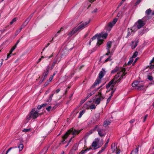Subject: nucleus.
Here are the masks:
<instances>
[{"mask_svg": "<svg viewBox=\"0 0 154 154\" xmlns=\"http://www.w3.org/2000/svg\"><path fill=\"white\" fill-rule=\"evenodd\" d=\"M107 35L108 34L107 33H104L102 32L101 33L96 34L91 38H100L101 37L104 38H106Z\"/></svg>", "mask_w": 154, "mask_h": 154, "instance_id": "nucleus-5", "label": "nucleus"}, {"mask_svg": "<svg viewBox=\"0 0 154 154\" xmlns=\"http://www.w3.org/2000/svg\"><path fill=\"white\" fill-rule=\"evenodd\" d=\"M60 61V60H58V61L55 60L53 62V63H52V66H54L55 65V64H56L57 63H58Z\"/></svg>", "mask_w": 154, "mask_h": 154, "instance_id": "nucleus-44", "label": "nucleus"}, {"mask_svg": "<svg viewBox=\"0 0 154 154\" xmlns=\"http://www.w3.org/2000/svg\"><path fill=\"white\" fill-rule=\"evenodd\" d=\"M54 93H55V92H54L53 94H51L50 95V97H49V99H48L47 101V102H48V103L51 102V100H52V97L54 95Z\"/></svg>", "mask_w": 154, "mask_h": 154, "instance_id": "nucleus-27", "label": "nucleus"}, {"mask_svg": "<svg viewBox=\"0 0 154 154\" xmlns=\"http://www.w3.org/2000/svg\"><path fill=\"white\" fill-rule=\"evenodd\" d=\"M17 20V18L15 17V18H14L10 22V24L11 25L12 24L16 22Z\"/></svg>", "mask_w": 154, "mask_h": 154, "instance_id": "nucleus-41", "label": "nucleus"}, {"mask_svg": "<svg viewBox=\"0 0 154 154\" xmlns=\"http://www.w3.org/2000/svg\"><path fill=\"white\" fill-rule=\"evenodd\" d=\"M111 89L112 90V91L111 92V95L110 96H112H112L114 92H115V89L114 90H113V88H112V89Z\"/></svg>", "mask_w": 154, "mask_h": 154, "instance_id": "nucleus-53", "label": "nucleus"}, {"mask_svg": "<svg viewBox=\"0 0 154 154\" xmlns=\"http://www.w3.org/2000/svg\"><path fill=\"white\" fill-rule=\"evenodd\" d=\"M118 71H119V72H125V69L124 68H122L116 66L111 71V73L112 74H114Z\"/></svg>", "mask_w": 154, "mask_h": 154, "instance_id": "nucleus-8", "label": "nucleus"}, {"mask_svg": "<svg viewBox=\"0 0 154 154\" xmlns=\"http://www.w3.org/2000/svg\"><path fill=\"white\" fill-rule=\"evenodd\" d=\"M49 81H47L44 84V86L45 87L47 86L49 84Z\"/></svg>", "mask_w": 154, "mask_h": 154, "instance_id": "nucleus-55", "label": "nucleus"}, {"mask_svg": "<svg viewBox=\"0 0 154 154\" xmlns=\"http://www.w3.org/2000/svg\"><path fill=\"white\" fill-rule=\"evenodd\" d=\"M141 0H137L136 2L135 3V5H138L140 2H141Z\"/></svg>", "mask_w": 154, "mask_h": 154, "instance_id": "nucleus-59", "label": "nucleus"}, {"mask_svg": "<svg viewBox=\"0 0 154 154\" xmlns=\"http://www.w3.org/2000/svg\"><path fill=\"white\" fill-rule=\"evenodd\" d=\"M101 82V80L100 79H97L95 81V82H94L93 85L91 86V88H94L98 84H99Z\"/></svg>", "mask_w": 154, "mask_h": 154, "instance_id": "nucleus-14", "label": "nucleus"}, {"mask_svg": "<svg viewBox=\"0 0 154 154\" xmlns=\"http://www.w3.org/2000/svg\"><path fill=\"white\" fill-rule=\"evenodd\" d=\"M142 20L140 19H139L135 23V24L137 26L138 29H140L145 25V24Z\"/></svg>", "mask_w": 154, "mask_h": 154, "instance_id": "nucleus-9", "label": "nucleus"}, {"mask_svg": "<svg viewBox=\"0 0 154 154\" xmlns=\"http://www.w3.org/2000/svg\"><path fill=\"white\" fill-rule=\"evenodd\" d=\"M17 148V147H10V148L8 149V150L6 151V154H7L12 149H13Z\"/></svg>", "mask_w": 154, "mask_h": 154, "instance_id": "nucleus-38", "label": "nucleus"}, {"mask_svg": "<svg viewBox=\"0 0 154 154\" xmlns=\"http://www.w3.org/2000/svg\"><path fill=\"white\" fill-rule=\"evenodd\" d=\"M111 57H109L107 59H106L104 61V62H106L108 61H110L112 59L111 58Z\"/></svg>", "mask_w": 154, "mask_h": 154, "instance_id": "nucleus-47", "label": "nucleus"}, {"mask_svg": "<svg viewBox=\"0 0 154 154\" xmlns=\"http://www.w3.org/2000/svg\"><path fill=\"white\" fill-rule=\"evenodd\" d=\"M125 75L124 73V72H119L114 76V77L112 80L114 82L116 81V83L120 82L122 79L123 78V76Z\"/></svg>", "mask_w": 154, "mask_h": 154, "instance_id": "nucleus-4", "label": "nucleus"}, {"mask_svg": "<svg viewBox=\"0 0 154 154\" xmlns=\"http://www.w3.org/2000/svg\"><path fill=\"white\" fill-rule=\"evenodd\" d=\"M27 24V23H25V22L23 23V24L22 25L21 27L20 28L21 29H22L23 28H24L25 26H26V25Z\"/></svg>", "mask_w": 154, "mask_h": 154, "instance_id": "nucleus-43", "label": "nucleus"}, {"mask_svg": "<svg viewBox=\"0 0 154 154\" xmlns=\"http://www.w3.org/2000/svg\"><path fill=\"white\" fill-rule=\"evenodd\" d=\"M23 148V144H20L19 145L18 148L19 151H21Z\"/></svg>", "mask_w": 154, "mask_h": 154, "instance_id": "nucleus-32", "label": "nucleus"}, {"mask_svg": "<svg viewBox=\"0 0 154 154\" xmlns=\"http://www.w3.org/2000/svg\"><path fill=\"white\" fill-rule=\"evenodd\" d=\"M85 110H83L81 111L80 112L79 114V116H78V118H80L82 116V115L85 113Z\"/></svg>", "mask_w": 154, "mask_h": 154, "instance_id": "nucleus-24", "label": "nucleus"}, {"mask_svg": "<svg viewBox=\"0 0 154 154\" xmlns=\"http://www.w3.org/2000/svg\"><path fill=\"white\" fill-rule=\"evenodd\" d=\"M97 45L98 46L101 45L103 43V39H97Z\"/></svg>", "mask_w": 154, "mask_h": 154, "instance_id": "nucleus-23", "label": "nucleus"}, {"mask_svg": "<svg viewBox=\"0 0 154 154\" xmlns=\"http://www.w3.org/2000/svg\"><path fill=\"white\" fill-rule=\"evenodd\" d=\"M90 20L88 21L85 22H82L79 24V25L77 27H75L74 28L72 31L70 32L68 34V35L69 36H71L73 35V34L79 32L81 30L86 27L90 22Z\"/></svg>", "mask_w": 154, "mask_h": 154, "instance_id": "nucleus-1", "label": "nucleus"}, {"mask_svg": "<svg viewBox=\"0 0 154 154\" xmlns=\"http://www.w3.org/2000/svg\"><path fill=\"white\" fill-rule=\"evenodd\" d=\"M130 29H132V31L133 32L136 31L138 29L137 26L135 25H135L132 27V28Z\"/></svg>", "mask_w": 154, "mask_h": 154, "instance_id": "nucleus-22", "label": "nucleus"}, {"mask_svg": "<svg viewBox=\"0 0 154 154\" xmlns=\"http://www.w3.org/2000/svg\"><path fill=\"white\" fill-rule=\"evenodd\" d=\"M116 84V81L114 82L113 80H111L108 84L106 85V88L107 89L111 88V89H112L114 85Z\"/></svg>", "mask_w": 154, "mask_h": 154, "instance_id": "nucleus-7", "label": "nucleus"}, {"mask_svg": "<svg viewBox=\"0 0 154 154\" xmlns=\"http://www.w3.org/2000/svg\"><path fill=\"white\" fill-rule=\"evenodd\" d=\"M111 123V122L109 121H105L103 123V125L105 126H107V125H109Z\"/></svg>", "mask_w": 154, "mask_h": 154, "instance_id": "nucleus-26", "label": "nucleus"}, {"mask_svg": "<svg viewBox=\"0 0 154 154\" xmlns=\"http://www.w3.org/2000/svg\"><path fill=\"white\" fill-rule=\"evenodd\" d=\"M63 29V28H61L60 30L57 32L55 35V37H56L58 35V34L61 32V31H62Z\"/></svg>", "mask_w": 154, "mask_h": 154, "instance_id": "nucleus-37", "label": "nucleus"}, {"mask_svg": "<svg viewBox=\"0 0 154 154\" xmlns=\"http://www.w3.org/2000/svg\"><path fill=\"white\" fill-rule=\"evenodd\" d=\"M151 10L149 8V9H148L146 11L145 13L146 14L148 15L149 14H150L151 13Z\"/></svg>", "mask_w": 154, "mask_h": 154, "instance_id": "nucleus-40", "label": "nucleus"}, {"mask_svg": "<svg viewBox=\"0 0 154 154\" xmlns=\"http://www.w3.org/2000/svg\"><path fill=\"white\" fill-rule=\"evenodd\" d=\"M99 141V140L96 139L94 141L92 144V146L93 147L95 148L97 146V143Z\"/></svg>", "mask_w": 154, "mask_h": 154, "instance_id": "nucleus-15", "label": "nucleus"}, {"mask_svg": "<svg viewBox=\"0 0 154 154\" xmlns=\"http://www.w3.org/2000/svg\"><path fill=\"white\" fill-rule=\"evenodd\" d=\"M38 112V111H35V109H32L29 114L27 116L26 119L29 121L31 119H36L39 115Z\"/></svg>", "mask_w": 154, "mask_h": 154, "instance_id": "nucleus-3", "label": "nucleus"}, {"mask_svg": "<svg viewBox=\"0 0 154 154\" xmlns=\"http://www.w3.org/2000/svg\"><path fill=\"white\" fill-rule=\"evenodd\" d=\"M48 147H45L43 149V151H45V152L44 154L48 150Z\"/></svg>", "mask_w": 154, "mask_h": 154, "instance_id": "nucleus-56", "label": "nucleus"}, {"mask_svg": "<svg viewBox=\"0 0 154 154\" xmlns=\"http://www.w3.org/2000/svg\"><path fill=\"white\" fill-rule=\"evenodd\" d=\"M87 99L86 97L85 99L81 100L80 102V104H82Z\"/></svg>", "mask_w": 154, "mask_h": 154, "instance_id": "nucleus-46", "label": "nucleus"}, {"mask_svg": "<svg viewBox=\"0 0 154 154\" xmlns=\"http://www.w3.org/2000/svg\"><path fill=\"white\" fill-rule=\"evenodd\" d=\"M104 98V96H101L97 98L95 101V103L97 105L99 104L101 101Z\"/></svg>", "mask_w": 154, "mask_h": 154, "instance_id": "nucleus-11", "label": "nucleus"}, {"mask_svg": "<svg viewBox=\"0 0 154 154\" xmlns=\"http://www.w3.org/2000/svg\"><path fill=\"white\" fill-rule=\"evenodd\" d=\"M133 61V58H131L129 60L128 62V65H129L131 64V63H132Z\"/></svg>", "mask_w": 154, "mask_h": 154, "instance_id": "nucleus-34", "label": "nucleus"}, {"mask_svg": "<svg viewBox=\"0 0 154 154\" xmlns=\"http://www.w3.org/2000/svg\"><path fill=\"white\" fill-rule=\"evenodd\" d=\"M30 129H23V130H22V131L23 132H28L29 131H30Z\"/></svg>", "mask_w": 154, "mask_h": 154, "instance_id": "nucleus-48", "label": "nucleus"}, {"mask_svg": "<svg viewBox=\"0 0 154 154\" xmlns=\"http://www.w3.org/2000/svg\"><path fill=\"white\" fill-rule=\"evenodd\" d=\"M143 87L144 86L143 85L138 86L137 88L138 90H143Z\"/></svg>", "mask_w": 154, "mask_h": 154, "instance_id": "nucleus-45", "label": "nucleus"}, {"mask_svg": "<svg viewBox=\"0 0 154 154\" xmlns=\"http://www.w3.org/2000/svg\"><path fill=\"white\" fill-rule=\"evenodd\" d=\"M33 13L31 14L25 21V22L27 24L29 22V21L30 20L32 17L33 16Z\"/></svg>", "mask_w": 154, "mask_h": 154, "instance_id": "nucleus-20", "label": "nucleus"}, {"mask_svg": "<svg viewBox=\"0 0 154 154\" xmlns=\"http://www.w3.org/2000/svg\"><path fill=\"white\" fill-rule=\"evenodd\" d=\"M98 95L99 96V97L103 96H102V94L101 93V91H99V92H98Z\"/></svg>", "mask_w": 154, "mask_h": 154, "instance_id": "nucleus-63", "label": "nucleus"}, {"mask_svg": "<svg viewBox=\"0 0 154 154\" xmlns=\"http://www.w3.org/2000/svg\"><path fill=\"white\" fill-rule=\"evenodd\" d=\"M96 130L98 132V134L100 137H104L106 135V132L105 129L100 128L98 127Z\"/></svg>", "mask_w": 154, "mask_h": 154, "instance_id": "nucleus-6", "label": "nucleus"}, {"mask_svg": "<svg viewBox=\"0 0 154 154\" xmlns=\"http://www.w3.org/2000/svg\"><path fill=\"white\" fill-rule=\"evenodd\" d=\"M98 125H96L94 128L92 130H91V131H90L89 132H90V134H91L93 131L96 130V129H97V128H98Z\"/></svg>", "mask_w": 154, "mask_h": 154, "instance_id": "nucleus-39", "label": "nucleus"}, {"mask_svg": "<svg viewBox=\"0 0 154 154\" xmlns=\"http://www.w3.org/2000/svg\"><path fill=\"white\" fill-rule=\"evenodd\" d=\"M78 149V144H75L74 145V146L72 148V150H73L74 151H76Z\"/></svg>", "mask_w": 154, "mask_h": 154, "instance_id": "nucleus-28", "label": "nucleus"}, {"mask_svg": "<svg viewBox=\"0 0 154 154\" xmlns=\"http://www.w3.org/2000/svg\"><path fill=\"white\" fill-rule=\"evenodd\" d=\"M89 150L88 149H87L85 150H82L80 153V154H84L86 151Z\"/></svg>", "mask_w": 154, "mask_h": 154, "instance_id": "nucleus-35", "label": "nucleus"}, {"mask_svg": "<svg viewBox=\"0 0 154 154\" xmlns=\"http://www.w3.org/2000/svg\"><path fill=\"white\" fill-rule=\"evenodd\" d=\"M89 107L90 109H94L96 108V106L94 105L93 104L90 106H89L88 107H87V109H89Z\"/></svg>", "mask_w": 154, "mask_h": 154, "instance_id": "nucleus-31", "label": "nucleus"}, {"mask_svg": "<svg viewBox=\"0 0 154 154\" xmlns=\"http://www.w3.org/2000/svg\"><path fill=\"white\" fill-rule=\"evenodd\" d=\"M49 67L48 66L46 69L44 71L42 77V78H43V81L46 79V77L47 76L49 73Z\"/></svg>", "mask_w": 154, "mask_h": 154, "instance_id": "nucleus-10", "label": "nucleus"}, {"mask_svg": "<svg viewBox=\"0 0 154 154\" xmlns=\"http://www.w3.org/2000/svg\"><path fill=\"white\" fill-rule=\"evenodd\" d=\"M148 79L150 81H151L153 79V78L151 76H150V75H149L148 76Z\"/></svg>", "mask_w": 154, "mask_h": 154, "instance_id": "nucleus-57", "label": "nucleus"}, {"mask_svg": "<svg viewBox=\"0 0 154 154\" xmlns=\"http://www.w3.org/2000/svg\"><path fill=\"white\" fill-rule=\"evenodd\" d=\"M112 97V96H110L107 99V101H106V103H108L110 101L111 98Z\"/></svg>", "mask_w": 154, "mask_h": 154, "instance_id": "nucleus-49", "label": "nucleus"}, {"mask_svg": "<svg viewBox=\"0 0 154 154\" xmlns=\"http://www.w3.org/2000/svg\"><path fill=\"white\" fill-rule=\"evenodd\" d=\"M80 130H77L75 129H70L65 134L63 137V140L62 141V142H63L65 140V139L68 137L69 134L72 133V134L73 135V137H71L70 138L68 144L65 146V148H66L68 146L69 143L71 142L72 138L74 137V136H75L76 134H78L80 132Z\"/></svg>", "mask_w": 154, "mask_h": 154, "instance_id": "nucleus-2", "label": "nucleus"}, {"mask_svg": "<svg viewBox=\"0 0 154 154\" xmlns=\"http://www.w3.org/2000/svg\"><path fill=\"white\" fill-rule=\"evenodd\" d=\"M138 85V82L137 81H134L132 84L133 87H136Z\"/></svg>", "mask_w": 154, "mask_h": 154, "instance_id": "nucleus-25", "label": "nucleus"}, {"mask_svg": "<svg viewBox=\"0 0 154 154\" xmlns=\"http://www.w3.org/2000/svg\"><path fill=\"white\" fill-rule=\"evenodd\" d=\"M111 89L112 90V91L111 92V95L110 96H112H112L114 92H115V89L114 90H113V88H112V89Z\"/></svg>", "mask_w": 154, "mask_h": 154, "instance_id": "nucleus-54", "label": "nucleus"}, {"mask_svg": "<svg viewBox=\"0 0 154 154\" xmlns=\"http://www.w3.org/2000/svg\"><path fill=\"white\" fill-rule=\"evenodd\" d=\"M111 149L112 150V152H114L116 151V150H117V148L116 146L115 145V143L112 144L111 146Z\"/></svg>", "mask_w": 154, "mask_h": 154, "instance_id": "nucleus-17", "label": "nucleus"}, {"mask_svg": "<svg viewBox=\"0 0 154 154\" xmlns=\"http://www.w3.org/2000/svg\"><path fill=\"white\" fill-rule=\"evenodd\" d=\"M51 108V106H48L46 108V109L47 110V111L49 112L50 111Z\"/></svg>", "mask_w": 154, "mask_h": 154, "instance_id": "nucleus-50", "label": "nucleus"}, {"mask_svg": "<svg viewBox=\"0 0 154 154\" xmlns=\"http://www.w3.org/2000/svg\"><path fill=\"white\" fill-rule=\"evenodd\" d=\"M109 139H108L107 140L106 143H105V145L104 146L106 148V147L107 146V145L109 141Z\"/></svg>", "mask_w": 154, "mask_h": 154, "instance_id": "nucleus-51", "label": "nucleus"}, {"mask_svg": "<svg viewBox=\"0 0 154 154\" xmlns=\"http://www.w3.org/2000/svg\"><path fill=\"white\" fill-rule=\"evenodd\" d=\"M117 21V19L116 18L114 19L113 21H112V23H113L114 25L116 23Z\"/></svg>", "mask_w": 154, "mask_h": 154, "instance_id": "nucleus-52", "label": "nucleus"}, {"mask_svg": "<svg viewBox=\"0 0 154 154\" xmlns=\"http://www.w3.org/2000/svg\"><path fill=\"white\" fill-rule=\"evenodd\" d=\"M12 52L13 51L11 52V49L10 51L9 54L7 55V58L6 59V60L8 59V58L10 57L12 55H13V54H12Z\"/></svg>", "mask_w": 154, "mask_h": 154, "instance_id": "nucleus-33", "label": "nucleus"}, {"mask_svg": "<svg viewBox=\"0 0 154 154\" xmlns=\"http://www.w3.org/2000/svg\"><path fill=\"white\" fill-rule=\"evenodd\" d=\"M106 148V147L104 146L103 147L101 148V149L97 153V154H100Z\"/></svg>", "mask_w": 154, "mask_h": 154, "instance_id": "nucleus-36", "label": "nucleus"}, {"mask_svg": "<svg viewBox=\"0 0 154 154\" xmlns=\"http://www.w3.org/2000/svg\"><path fill=\"white\" fill-rule=\"evenodd\" d=\"M138 42V41L137 40L132 42L131 45L132 49H134L136 48Z\"/></svg>", "mask_w": 154, "mask_h": 154, "instance_id": "nucleus-12", "label": "nucleus"}, {"mask_svg": "<svg viewBox=\"0 0 154 154\" xmlns=\"http://www.w3.org/2000/svg\"><path fill=\"white\" fill-rule=\"evenodd\" d=\"M124 0H122L121 2H120V3L119 4V5H118V7H120L121 5H122V4L124 2Z\"/></svg>", "mask_w": 154, "mask_h": 154, "instance_id": "nucleus-60", "label": "nucleus"}, {"mask_svg": "<svg viewBox=\"0 0 154 154\" xmlns=\"http://www.w3.org/2000/svg\"><path fill=\"white\" fill-rule=\"evenodd\" d=\"M108 25L109 26L112 27L114 24L112 23V22H110L109 23Z\"/></svg>", "mask_w": 154, "mask_h": 154, "instance_id": "nucleus-58", "label": "nucleus"}, {"mask_svg": "<svg viewBox=\"0 0 154 154\" xmlns=\"http://www.w3.org/2000/svg\"><path fill=\"white\" fill-rule=\"evenodd\" d=\"M120 150L119 149H117V150H116V151L115 152H116V154H119L120 153Z\"/></svg>", "mask_w": 154, "mask_h": 154, "instance_id": "nucleus-61", "label": "nucleus"}, {"mask_svg": "<svg viewBox=\"0 0 154 154\" xmlns=\"http://www.w3.org/2000/svg\"><path fill=\"white\" fill-rule=\"evenodd\" d=\"M138 53L137 51H135L133 54V56H132V58H135V57H136L137 55H138Z\"/></svg>", "mask_w": 154, "mask_h": 154, "instance_id": "nucleus-42", "label": "nucleus"}, {"mask_svg": "<svg viewBox=\"0 0 154 154\" xmlns=\"http://www.w3.org/2000/svg\"><path fill=\"white\" fill-rule=\"evenodd\" d=\"M149 17L148 16H146L144 17L143 18L140 20H142V21L145 24L147 21L148 20H149Z\"/></svg>", "mask_w": 154, "mask_h": 154, "instance_id": "nucleus-16", "label": "nucleus"}, {"mask_svg": "<svg viewBox=\"0 0 154 154\" xmlns=\"http://www.w3.org/2000/svg\"><path fill=\"white\" fill-rule=\"evenodd\" d=\"M97 11V8H95L94 9L93 11H92V13H94L96 12Z\"/></svg>", "mask_w": 154, "mask_h": 154, "instance_id": "nucleus-62", "label": "nucleus"}, {"mask_svg": "<svg viewBox=\"0 0 154 154\" xmlns=\"http://www.w3.org/2000/svg\"><path fill=\"white\" fill-rule=\"evenodd\" d=\"M95 90H94L93 91L91 92L89 94H88L86 97L87 99H88L89 97L93 95L95 93Z\"/></svg>", "mask_w": 154, "mask_h": 154, "instance_id": "nucleus-30", "label": "nucleus"}, {"mask_svg": "<svg viewBox=\"0 0 154 154\" xmlns=\"http://www.w3.org/2000/svg\"><path fill=\"white\" fill-rule=\"evenodd\" d=\"M21 29H21V28H20L16 32L17 34H18L20 32Z\"/></svg>", "mask_w": 154, "mask_h": 154, "instance_id": "nucleus-64", "label": "nucleus"}, {"mask_svg": "<svg viewBox=\"0 0 154 154\" xmlns=\"http://www.w3.org/2000/svg\"><path fill=\"white\" fill-rule=\"evenodd\" d=\"M102 70L103 71H101L100 72L99 75V78L100 79L102 78L104 75V73H106V71L103 68Z\"/></svg>", "mask_w": 154, "mask_h": 154, "instance_id": "nucleus-13", "label": "nucleus"}, {"mask_svg": "<svg viewBox=\"0 0 154 154\" xmlns=\"http://www.w3.org/2000/svg\"><path fill=\"white\" fill-rule=\"evenodd\" d=\"M133 32L132 29H128V33L127 35L126 38H128V36L131 34V33Z\"/></svg>", "mask_w": 154, "mask_h": 154, "instance_id": "nucleus-29", "label": "nucleus"}, {"mask_svg": "<svg viewBox=\"0 0 154 154\" xmlns=\"http://www.w3.org/2000/svg\"><path fill=\"white\" fill-rule=\"evenodd\" d=\"M20 41L18 40L17 41L16 43L11 48V52L13 51L15 49L17 48V44H18Z\"/></svg>", "mask_w": 154, "mask_h": 154, "instance_id": "nucleus-21", "label": "nucleus"}, {"mask_svg": "<svg viewBox=\"0 0 154 154\" xmlns=\"http://www.w3.org/2000/svg\"><path fill=\"white\" fill-rule=\"evenodd\" d=\"M112 42L111 41H109L107 43L106 45V50H110V48L111 46Z\"/></svg>", "mask_w": 154, "mask_h": 154, "instance_id": "nucleus-19", "label": "nucleus"}, {"mask_svg": "<svg viewBox=\"0 0 154 154\" xmlns=\"http://www.w3.org/2000/svg\"><path fill=\"white\" fill-rule=\"evenodd\" d=\"M138 148L137 147L133 150L130 154H138Z\"/></svg>", "mask_w": 154, "mask_h": 154, "instance_id": "nucleus-18", "label": "nucleus"}]
</instances>
